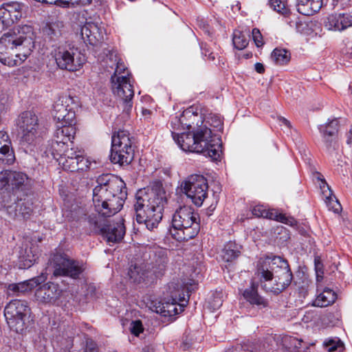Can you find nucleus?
<instances>
[{
    "label": "nucleus",
    "instance_id": "f257e3e1",
    "mask_svg": "<svg viewBox=\"0 0 352 352\" xmlns=\"http://www.w3.org/2000/svg\"><path fill=\"white\" fill-rule=\"evenodd\" d=\"M98 185L93 189V204L96 213L88 215L89 228L102 234L108 243L120 241L125 234L124 224L110 223L108 217L118 213L123 207L127 197L124 181L111 174L99 176Z\"/></svg>",
    "mask_w": 352,
    "mask_h": 352
},
{
    "label": "nucleus",
    "instance_id": "f03ea898",
    "mask_svg": "<svg viewBox=\"0 0 352 352\" xmlns=\"http://www.w3.org/2000/svg\"><path fill=\"white\" fill-rule=\"evenodd\" d=\"M34 47V36L31 25H19L0 38V62L9 67L21 65Z\"/></svg>",
    "mask_w": 352,
    "mask_h": 352
},
{
    "label": "nucleus",
    "instance_id": "7ed1b4c3",
    "mask_svg": "<svg viewBox=\"0 0 352 352\" xmlns=\"http://www.w3.org/2000/svg\"><path fill=\"white\" fill-rule=\"evenodd\" d=\"M262 287L267 292L279 294L292 283L293 275L287 261L280 256H266L257 263Z\"/></svg>",
    "mask_w": 352,
    "mask_h": 352
},
{
    "label": "nucleus",
    "instance_id": "20e7f679",
    "mask_svg": "<svg viewBox=\"0 0 352 352\" xmlns=\"http://www.w3.org/2000/svg\"><path fill=\"white\" fill-rule=\"evenodd\" d=\"M166 202L165 192L153 189H140L135 195L134 210L136 221L144 224L148 230L157 228L162 219L164 204Z\"/></svg>",
    "mask_w": 352,
    "mask_h": 352
},
{
    "label": "nucleus",
    "instance_id": "39448f33",
    "mask_svg": "<svg viewBox=\"0 0 352 352\" xmlns=\"http://www.w3.org/2000/svg\"><path fill=\"white\" fill-rule=\"evenodd\" d=\"M177 144L184 151L203 153L214 161L221 157V139L206 124L199 126L192 133H182Z\"/></svg>",
    "mask_w": 352,
    "mask_h": 352
},
{
    "label": "nucleus",
    "instance_id": "423d86ee",
    "mask_svg": "<svg viewBox=\"0 0 352 352\" xmlns=\"http://www.w3.org/2000/svg\"><path fill=\"white\" fill-rule=\"evenodd\" d=\"M198 217V214L191 207L179 208L173 216L170 234L179 241L192 239L199 231Z\"/></svg>",
    "mask_w": 352,
    "mask_h": 352
},
{
    "label": "nucleus",
    "instance_id": "0eeeda50",
    "mask_svg": "<svg viewBox=\"0 0 352 352\" xmlns=\"http://www.w3.org/2000/svg\"><path fill=\"white\" fill-rule=\"evenodd\" d=\"M134 138L126 130H119L111 137L110 160L121 166H127L134 158Z\"/></svg>",
    "mask_w": 352,
    "mask_h": 352
},
{
    "label": "nucleus",
    "instance_id": "6e6552de",
    "mask_svg": "<svg viewBox=\"0 0 352 352\" xmlns=\"http://www.w3.org/2000/svg\"><path fill=\"white\" fill-rule=\"evenodd\" d=\"M57 66L61 69L75 72L80 69L85 62V56L77 47L62 45L52 52Z\"/></svg>",
    "mask_w": 352,
    "mask_h": 352
},
{
    "label": "nucleus",
    "instance_id": "1a4fd4ad",
    "mask_svg": "<svg viewBox=\"0 0 352 352\" xmlns=\"http://www.w3.org/2000/svg\"><path fill=\"white\" fill-rule=\"evenodd\" d=\"M30 313L28 303L18 299L11 300L4 309V316L9 327L17 333L25 329Z\"/></svg>",
    "mask_w": 352,
    "mask_h": 352
},
{
    "label": "nucleus",
    "instance_id": "9d476101",
    "mask_svg": "<svg viewBox=\"0 0 352 352\" xmlns=\"http://www.w3.org/2000/svg\"><path fill=\"white\" fill-rule=\"evenodd\" d=\"M28 176L21 173L10 170L0 172V191L8 195V200L12 201L16 197L19 191H23L28 184Z\"/></svg>",
    "mask_w": 352,
    "mask_h": 352
},
{
    "label": "nucleus",
    "instance_id": "9b49d317",
    "mask_svg": "<svg viewBox=\"0 0 352 352\" xmlns=\"http://www.w3.org/2000/svg\"><path fill=\"white\" fill-rule=\"evenodd\" d=\"M183 192L197 206H201L208 196L207 179L201 175L189 176L181 185Z\"/></svg>",
    "mask_w": 352,
    "mask_h": 352
},
{
    "label": "nucleus",
    "instance_id": "f8f14e48",
    "mask_svg": "<svg viewBox=\"0 0 352 352\" xmlns=\"http://www.w3.org/2000/svg\"><path fill=\"white\" fill-rule=\"evenodd\" d=\"M50 263L54 269V276H69L76 279L84 270L82 264L70 259L65 254H54Z\"/></svg>",
    "mask_w": 352,
    "mask_h": 352
},
{
    "label": "nucleus",
    "instance_id": "ddd939ff",
    "mask_svg": "<svg viewBox=\"0 0 352 352\" xmlns=\"http://www.w3.org/2000/svg\"><path fill=\"white\" fill-rule=\"evenodd\" d=\"M54 151L59 155V163L63 164L65 170L75 172L87 170L90 165V162L85 158L83 153L76 151L73 148L60 149L54 146Z\"/></svg>",
    "mask_w": 352,
    "mask_h": 352
},
{
    "label": "nucleus",
    "instance_id": "4468645a",
    "mask_svg": "<svg viewBox=\"0 0 352 352\" xmlns=\"http://www.w3.org/2000/svg\"><path fill=\"white\" fill-rule=\"evenodd\" d=\"M18 196L15 197L14 200L6 199L4 195L2 199V208L6 212L9 218L12 219H28L30 217L33 212V201L31 197L18 199L16 201Z\"/></svg>",
    "mask_w": 352,
    "mask_h": 352
},
{
    "label": "nucleus",
    "instance_id": "2eb2a0df",
    "mask_svg": "<svg viewBox=\"0 0 352 352\" xmlns=\"http://www.w3.org/2000/svg\"><path fill=\"white\" fill-rule=\"evenodd\" d=\"M112 91L123 102V109L129 113L132 108V99L134 96L131 78L126 76H118L117 78H111Z\"/></svg>",
    "mask_w": 352,
    "mask_h": 352
},
{
    "label": "nucleus",
    "instance_id": "dca6fc26",
    "mask_svg": "<svg viewBox=\"0 0 352 352\" xmlns=\"http://www.w3.org/2000/svg\"><path fill=\"white\" fill-rule=\"evenodd\" d=\"M19 135L20 145L25 152L28 153L32 151L41 142L43 131L38 123L24 129V131L19 130Z\"/></svg>",
    "mask_w": 352,
    "mask_h": 352
},
{
    "label": "nucleus",
    "instance_id": "f3484780",
    "mask_svg": "<svg viewBox=\"0 0 352 352\" xmlns=\"http://www.w3.org/2000/svg\"><path fill=\"white\" fill-rule=\"evenodd\" d=\"M25 5L16 1L3 4L0 7V23L3 27H9L19 21L23 15Z\"/></svg>",
    "mask_w": 352,
    "mask_h": 352
},
{
    "label": "nucleus",
    "instance_id": "a211bd4d",
    "mask_svg": "<svg viewBox=\"0 0 352 352\" xmlns=\"http://www.w3.org/2000/svg\"><path fill=\"white\" fill-rule=\"evenodd\" d=\"M199 117L197 113L194 112L193 108L190 107L185 111L179 116H174L170 120L171 133L173 139L177 142V138L181 135L177 131L192 127V124H194L195 118Z\"/></svg>",
    "mask_w": 352,
    "mask_h": 352
},
{
    "label": "nucleus",
    "instance_id": "6ab92c4d",
    "mask_svg": "<svg viewBox=\"0 0 352 352\" xmlns=\"http://www.w3.org/2000/svg\"><path fill=\"white\" fill-rule=\"evenodd\" d=\"M252 214L257 217H263L285 223L292 227L297 225L296 219L292 217H287L285 214L279 212L276 209H266L263 206H256L252 210Z\"/></svg>",
    "mask_w": 352,
    "mask_h": 352
},
{
    "label": "nucleus",
    "instance_id": "aec40b11",
    "mask_svg": "<svg viewBox=\"0 0 352 352\" xmlns=\"http://www.w3.org/2000/svg\"><path fill=\"white\" fill-rule=\"evenodd\" d=\"M180 287L178 284L174 283L168 285V292L171 299L168 301L167 310L162 311L164 317L174 316L183 310L182 305L177 303L185 300L184 293H180Z\"/></svg>",
    "mask_w": 352,
    "mask_h": 352
},
{
    "label": "nucleus",
    "instance_id": "412c9836",
    "mask_svg": "<svg viewBox=\"0 0 352 352\" xmlns=\"http://www.w3.org/2000/svg\"><path fill=\"white\" fill-rule=\"evenodd\" d=\"M324 26L329 30L342 31L352 26V15L349 13H333L327 16Z\"/></svg>",
    "mask_w": 352,
    "mask_h": 352
},
{
    "label": "nucleus",
    "instance_id": "4be33fe9",
    "mask_svg": "<svg viewBox=\"0 0 352 352\" xmlns=\"http://www.w3.org/2000/svg\"><path fill=\"white\" fill-rule=\"evenodd\" d=\"M62 289L58 285L48 283L40 287L36 292V299L45 303H54L60 298Z\"/></svg>",
    "mask_w": 352,
    "mask_h": 352
},
{
    "label": "nucleus",
    "instance_id": "5701e85b",
    "mask_svg": "<svg viewBox=\"0 0 352 352\" xmlns=\"http://www.w3.org/2000/svg\"><path fill=\"white\" fill-rule=\"evenodd\" d=\"M76 129L74 126L62 125L58 126L54 135V142L52 144L53 150L54 146L57 148L67 149V143L72 142L74 138Z\"/></svg>",
    "mask_w": 352,
    "mask_h": 352
},
{
    "label": "nucleus",
    "instance_id": "b1692460",
    "mask_svg": "<svg viewBox=\"0 0 352 352\" xmlns=\"http://www.w3.org/2000/svg\"><path fill=\"white\" fill-rule=\"evenodd\" d=\"M47 279L46 275L41 274V276L21 282L16 284H10L8 287L9 294L20 295L29 291L34 287L43 283Z\"/></svg>",
    "mask_w": 352,
    "mask_h": 352
},
{
    "label": "nucleus",
    "instance_id": "393cba45",
    "mask_svg": "<svg viewBox=\"0 0 352 352\" xmlns=\"http://www.w3.org/2000/svg\"><path fill=\"white\" fill-rule=\"evenodd\" d=\"M81 36L86 44L96 45L102 39V36L98 25L92 23H86L81 28Z\"/></svg>",
    "mask_w": 352,
    "mask_h": 352
},
{
    "label": "nucleus",
    "instance_id": "a878e982",
    "mask_svg": "<svg viewBox=\"0 0 352 352\" xmlns=\"http://www.w3.org/2000/svg\"><path fill=\"white\" fill-rule=\"evenodd\" d=\"M11 140L7 133L0 131V161L6 164H12L15 160Z\"/></svg>",
    "mask_w": 352,
    "mask_h": 352
},
{
    "label": "nucleus",
    "instance_id": "bb28decb",
    "mask_svg": "<svg viewBox=\"0 0 352 352\" xmlns=\"http://www.w3.org/2000/svg\"><path fill=\"white\" fill-rule=\"evenodd\" d=\"M338 129L339 121L337 118L329 119L327 123L318 126V130L327 148L332 146L333 138L338 133Z\"/></svg>",
    "mask_w": 352,
    "mask_h": 352
},
{
    "label": "nucleus",
    "instance_id": "cd10ccee",
    "mask_svg": "<svg viewBox=\"0 0 352 352\" xmlns=\"http://www.w3.org/2000/svg\"><path fill=\"white\" fill-rule=\"evenodd\" d=\"M317 291L320 293L317 296L313 305L316 307H325L333 304L336 298V293L329 288H322V285L318 283Z\"/></svg>",
    "mask_w": 352,
    "mask_h": 352
},
{
    "label": "nucleus",
    "instance_id": "c85d7f7f",
    "mask_svg": "<svg viewBox=\"0 0 352 352\" xmlns=\"http://www.w3.org/2000/svg\"><path fill=\"white\" fill-rule=\"evenodd\" d=\"M323 6V0H298L297 10L305 16L318 12Z\"/></svg>",
    "mask_w": 352,
    "mask_h": 352
},
{
    "label": "nucleus",
    "instance_id": "c756f323",
    "mask_svg": "<svg viewBox=\"0 0 352 352\" xmlns=\"http://www.w3.org/2000/svg\"><path fill=\"white\" fill-rule=\"evenodd\" d=\"M168 258L163 250H160L155 253L151 262V266L148 269L155 276H162L166 269Z\"/></svg>",
    "mask_w": 352,
    "mask_h": 352
},
{
    "label": "nucleus",
    "instance_id": "7c9ffc66",
    "mask_svg": "<svg viewBox=\"0 0 352 352\" xmlns=\"http://www.w3.org/2000/svg\"><path fill=\"white\" fill-rule=\"evenodd\" d=\"M320 188L322 189L325 202L329 207V209L333 210L336 213L340 212L342 209L341 205L333 195L329 185L324 180H322Z\"/></svg>",
    "mask_w": 352,
    "mask_h": 352
},
{
    "label": "nucleus",
    "instance_id": "2f4dec72",
    "mask_svg": "<svg viewBox=\"0 0 352 352\" xmlns=\"http://www.w3.org/2000/svg\"><path fill=\"white\" fill-rule=\"evenodd\" d=\"M243 295L247 301L252 305H255L260 307H265L267 306V301L258 295L257 286L254 283L250 288H248L244 291Z\"/></svg>",
    "mask_w": 352,
    "mask_h": 352
},
{
    "label": "nucleus",
    "instance_id": "473e14b6",
    "mask_svg": "<svg viewBox=\"0 0 352 352\" xmlns=\"http://www.w3.org/2000/svg\"><path fill=\"white\" fill-rule=\"evenodd\" d=\"M240 253V246L234 242L230 241L221 250L220 257L225 262H232L239 256Z\"/></svg>",
    "mask_w": 352,
    "mask_h": 352
},
{
    "label": "nucleus",
    "instance_id": "72a5a7b5",
    "mask_svg": "<svg viewBox=\"0 0 352 352\" xmlns=\"http://www.w3.org/2000/svg\"><path fill=\"white\" fill-rule=\"evenodd\" d=\"M38 124L37 116L32 111H27L21 113L17 120L19 130L24 131V129Z\"/></svg>",
    "mask_w": 352,
    "mask_h": 352
},
{
    "label": "nucleus",
    "instance_id": "f704fd0d",
    "mask_svg": "<svg viewBox=\"0 0 352 352\" xmlns=\"http://www.w3.org/2000/svg\"><path fill=\"white\" fill-rule=\"evenodd\" d=\"M149 272L143 265H131L129 270V279L134 283H141L148 276Z\"/></svg>",
    "mask_w": 352,
    "mask_h": 352
},
{
    "label": "nucleus",
    "instance_id": "c9c22d12",
    "mask_svg": "<svg viewBox=\"0 0 352 352\" xmlns=\"http://www.w3.org/2000/svg\"><path fill=\"white\" fill-rule=\"evenodd\" d=\"M19 258L20 261L23 263L24 267H30L37 258L36 250H32V247H28L25 245V247H22L19 250Z\"/></svg>",
    "mask_w": 352,
    "mask_h": 352
},
{
    "label": "nucleus",
    "instance_id": "e433bc0d",
    "mask_svg": "<svg viewBox=\"0 0 352 352\" xmlns=\"http://www.w3.org/2000/svg\"><path fill=\"white\" fill-rule=\"evenodd\" d=\"M109 56L111 60L114 58V61L116 63V69L113 74L111 76V78H117L118 76H126L127 77L131 78V74H129L122 60L118 58L117 54L114 52H111Z\"/></svg>",
    "mask_w": 352,
    "mask_h": 352
},
{
    "label": "nucleus",
    "instance_id": "4c0bfd02",
    "mask_svg": "<svg viewBox=\"0 0 352 352\" xmlns=\"http://www.w3.org/2000/svg\"><path fill=\"white\" fill-rule=\"evenodd\" d=\"M271 58L276 65H283L289 62L291 56L287 50L276 48L273 50Z\"/></svg>",
    "mask_w": 352,
    "mask_h": 352
},
{
    "label": "nucleus",
    "instance_id": "58836bf2",
    "mask_svg": "<svg viewBox=\"0 0 352 352\" xmlns=\"http://www.w3.org/2000/svg\"><path fill=\"white\" fill-rule=\"evenodd\" d=\"M71 108H68L63 104V101H58L54 105V117L58 122H62L65 119L66 116L69 113V111H72Z\"/></svg>",
    "mask_w": 352,
    "mask_h": 352
},
{
    "label": "nucleus",
    "instance_id": "ea45409f",
    "mask_svg": "<svg viewBox=\"0 0 352 352\" xmlns=\"http://www.w3.org/2000/svg\"><path fill=\"white\" fill-rule=\"evenodd\" d=\"M232 41L234 46L239 50L245 48L249 43L246 35L241 31L234 32Z\"/></svg>",
    "mask_w": 352,
    "mask_h": 352
},
{
    "label": "nucleus",
    "instance_id": "a19ab883",
    "mask_svg": "<svg viewBox=\"0 0 352 352\" xmlns=\"http://www.w3.org/2000/svg\"><path fill=\"white\" fill-rule=\"evenodd\" d=\"M42 2H45L50 4H54L60 7H66L69 4L72 5H86L91 2V0H43Z\"/></svg>",
    "mask_w": 352,
    "mask_h": 352
},
{
    "label": "nucleus",
    "instance_id": "79ce46f5",
    "mask_svg": "<svg viewBox=\"0 0 352 352\" xmlns=\"http://www.w3.org/2000/svg\"><path fill=\"white\" fill-rule=\"evenodd\" d=\"M324 346L329 352L336 351L341 352L344 350V344L338 338L327 340L324 342Z\"/></svg>",
    "mask_w": 352,
    "mask_h": 352
},
{
    "label": "nucleus",
    "instance_id": "37998d69",
    "mask_svg": "<svg viewBox=\"0 0 352 352\" xmlns=\"http://www.w3.org/2000/svg\"><path fill=\"white\" fill-rule=\"evenodd\" d=\"M63 27V25L60 22H56L50 24L46 30V34L52 38L54 37H58L61 35L60 28Z\"/></svg>",
    "mask_w": 352,
    "mask_h": 352
},
{
    "label": "nucleus",
    "instance_id": "c03bdc74",
    "mask_svg": "<svg viewBox=\"0 0 352 352\" xmlns=\"http://www.w3.org/2000/svg\"><path fill=\"white\" fill-rule=\"evenodd\" d=\"M269 3L276 12L283 15H286L288 13L289 10L283 0H269Z\"/></svg>",
    "mask_w": 352,
    "mask_h": 352
},
{
    "label": "nucleus",
    "instance_id": "a18cd8bd",
    "mask_svg": "<svg viewBox=\"0 0 352 352\" xmlns=\"http://www.w3.org/2000/svg\"><path fill=\"white\" fill-rule=\"evenodd\" d=\"M314 265L316 273V280L317 283L320 282L322 280L323 274V265L320 261L319 256H316L314 258Z\"/></svg>",
    "mask_w": 352,
    "mask_h": 352
},
{
    "label": "nucleus",
    "instance_id": "49530a36",
    "mask_svg": "<svg viewBox=\"0 0 352 352\" xmlns=\"http://www.w3.org/2000/svg\"><path fill=\"white\" fill-rule=\"evenodd\" d=\"M76 113L74 110L69 111V113L66 116L65 119L61 122L62 125H67L76 127Z\"/></svg>",
    "mask_w": 352,
    "mask_h": 352
},
{
    "label": "nucleus",
    "instance_id": "de8ad7c7",
    "mask_svg": "<svg viewBox=\"0 0 352 352\" xmlns=\"http://www.w3.org/2000/svg\"><path fill=\"white\" fill-rule=\"evenodd\" d=\"M142 323L140 320L132 321L131 323V332L132 334L138 336L143 331Z\"/></svg>",
    "mask_w": 352,
    "mask_h": 352
},
{
    "label": "nucleus",
    "instance_id": "09e8293b",
    "mask_svg": "<svg viewBox=\"0 0 352 352\" xmlns=\"http://www.w3.org/2000/svg\"><path fill=\"white\" fill-rule=\"evenodd\" d=\"M206 122L210 123V126H212L217 129V131H221L222 129L223 123L221 118L217 116H211Z\"/></svg>",
    "mask_w": 352,
    "mask_h": 352
},
{
    "label": "nucleus",
    "instance_id": "8fccbe9b",
    "mask_svg": "<svg viewBox=\"0 0 352 352\" xmlns=\"http://www.w3.org/2000/svg\"><path fill=\"white\" fill-rule=\"evenodd\" d=\"M253 40L257 47H261L264 43L263 41L262 34L260 30L257 28H254L252 32Z\"/></svg>",
    "mask_w": 352,
    "mask_h": 352
},
{
    "label": "nucleus",
    "instance_id": "3c124183",
    "mask_svg": "<svg viewBox=\"0 0 352 352\" xmlns=\"http://www.w3.org/2000/svg\"><path fill=\"white\" fill-rule=\"evenodd\" d=\"M168 307V301L165 302H156L154 303L153 306V310L155 311L157 314H160L163 316L164 310L166 311Z\"/></svg>",
    "mask_w": 352,
    "mask_h": 352
},
{
    "label": "nucleus",
    "instance_id": "603ef678",
    "mask_svg": "<svg viewBox=\"0 0 352 352\" xmlns=\"http://www.w3.org/2000/svg\"><path fill=\"white\" fill-rule=\"evenodd\" d=\"M289 23L291 26H292L293 25L292 23H294V21H290L289 22ZM294 23H295L296 29L297 32H298L301 34L305 33V29H307V25L305 23H303L300 21H296L294 22Z\"/></svg>",
    "mask_w": 352,
    "mask_h": 352
},
{
    "label": "nucleus",
    "instance_id": "864d4df0",
    "mask_svg": "<svg viewBox=\"0 0 352 352\" xmlns=\"http://www.w3.org/2000/svg\"><path fill=\"white\" fill-rule=\"evenodd\" d=\"M223 300L220 296L214 297L212 302H210L211 308L214 310L219 309L222 305Z\"/></svg>",
    "mask_w": 352,
    "mask_h": 352
},
{
    "label": "nucleus",
    "instance_id": "5fc2aeb1",
    "mask_svg": "<svg viewBox=\"0 0 352 352\" xmlns=\"http://www.w3.org/2000/svg\"><path fill=\"white\" fill-rule=\"evenodd\" d=\"M201 49L203 50V54H204L206 56H208V58H210L212 60H214L215 59L214 54L212 52H210V50L206 47H203V45H201Z\"/></svg>",
    "mask_w": 352,
    "mask_h": 352
},
{
    "label": "nucleus",
    "instance_id": "6e6d98bb",
    "mask_svg": "<svg viewBox=\"0 0 352 352\" xmlns=\"http://www.w3.org/2000/svg\"><path fill=\"white\" fill-rule=\"evenodd\" d=\"M85 352H98L96 344L93 342L87 343Z\"/></svg>",
    "mask_w": 352,
    "mask_h": 352
},
{
    "label": "nucleus",
    "instance_id": "4d7b16f0",
    "mask_svg": "<svg viewBox=\"0 0 352 352\" xmlns=\"http://www.w3.org/2000/svg\"><path fill=\"white\" fill-rule=\"evenodd\" d=\"M288 340H289L290 344L292 346H294L295 348H300V347L301 343H300V340H297L296 338H289Z\"/></svg>",
    "mask_w": 352,
    "mask_h": 352
},
{
    "label": "nucleus",
    "instance_id": "13d9d810",
    "mask_svg": "<svg viewBox=\"0 0 352 352\" xmlns=\"http://www.w3.org/2000/svg\"><path fill=\"white\" fill-rule=\"evenodd\" d=\"M255 70L258 74H263L265 72V67L264 65L262 63H256L254 65Z\"/></svg>",
    "mask_w": 352,
    "mask_h": 352
},
{
    "label": "nucleus",
    "instance_id": "bf43d9fd",
    "mask_svg": "<svg viewBox=\"0 0 352 352\" xmlns=\"http://www.w3.org/2000/svg\"><path fill=\"white\" fill-rule=\"evenodd\" d=\"M279 121L283 123L284 125H285L287 127H290V122L287 120L285 119V118H283V117H280L278 118Z\"/></svg>",
    "mask_w": 352,
    "mask_h": 352
},
{
    "label": "nucleus",
    "instance_id": "052dcab7",
    "mask_svg": "<svg viewBox=\"0 0 352 352\" xmlns=\"http://www.w3.org/2000/svg\"><path fill=\"white\" fill-rule=\"evenodd\" d=\"M349 140H348L347 142L349 143L350 142V140H351V138H352V126H351V129L349 130Z\"/></svg>",
    "mask_w": 352,
    "mask_h": 352
},
{
    "label": "nucleus",
    "instance_id": "680f3d73",
    "mask_svg": "<svg viewBox=\"0 0 352 352\" xmlns=\"http://www.w3.org/2000/svg\"><path fill=\"white\" fill-rule=\"evenodd\" d=\"M143 113H144V114L149 113V111H148V110H147V109H144V110H143Z\"/></svg>",
    "mask_w": 352,
    "mask_h": 352
},
{
    "label": "nucleus",
    "instance_id": "e2e57ef3",
    "mask_svg": "<svg viewBox=\"0 0 352 352\" xmlns=\"http://www.w3.org/2000/svg\"><path fill=\"white\" fill-rule=\"evenodd\" d=\"M338 1V0H333V4L335 5V2L337 3Z\"/></svg>",
    "mask_w": 352,
    "mask_h": 352
}]
</instances>
